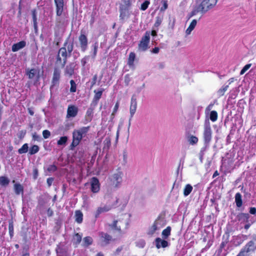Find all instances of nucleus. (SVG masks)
Listing matches in <instances>:
<instances>
[{
    "label": "nucleus",
    "instance_id": "obj_27",
    "mask_svg": "<svg viewBox=\"0 0 256 256\" xmlns=\"http://www.w3.org/2000/svg\"><path fill=\"white\" fill-rule=\"evenodd\" d=\"M197 24V20H193L190 22L189 26L186 30V35H190L192 32L194 30Z\"/></svg>",
    "mask_w": 256,
    "mask_h": 256
},
{
    "label": "nucleus",
    "instance_id": "obj_4",
    "mask_svg": "<svg viewBox=\"0 0 256 256\" xmlns=\"http://www.w3.org/2000/svg\"><path fill=\"white\" fill-rule=\"evenodd\" d=\"M122 172L120 168H118L109 176L110 184L114 188L118 189L120 188L122 184Z\"/></svg>",
    "mask_w": 256,
    "mask_h": 256
},
{
    "label": "nucleus",
    "instance_id": "obj_47",
    "mask_svg": "<svg viewBox=\"0 0 256 256\" xmlns=\"http://www.w3.org/2000/svg\"><path fill=\"white\" fill-rule=\"evenodd\" d=\"M8 230L10 236L11 238H12L14 236V228L12 222H10L8 225Z\"/></svg>",
    "mask_w": 256,
    "mask_h": 256
},
{
    "label": "nucleus",
    "instance_id": "obj_5",
    "mask_svg": "<svg viewBox=\"0 0 256 256\" xmlns=\"http://www.w3.org/2000/svg\"><path fill=\"white\" fill-rule=\"evenodd\" d=\"M218 0H198L201 14H204L216 5Z\"/></svg>",
    "mask_w": 256,
    "mask_h": 256
},
{
    "label": "nucleus",
    "instance_id": "obj_49",
    "mask_svg": "<svg viewBox=\"0 0 256 256\" xmlns=\"http://www.w3.org/2000/svg\"><path fill=\"white\" fill-rule=\"evenodd\" d=\"M57 170V167L54 164L49 165L47 168V170L49 172H54Z\"/></svg>",
    "mask_w": 256,
    "mask_h": 256
},
{
    "label": "nucleus",
    "instance_id": "obj_33",
    "mask_svg": "<svg viewBox=\"0 0 256 256\" xmlns=\"http://www.w3.org/2000/svg\"><path fill=\"white\" fill-rule=\"evenodd\" d=\"M235 202L237 207L240 208L242 206V195L239 192L236 193L235 195Z\"/></svg>",
    "mask_w": 256,
    "mask_h": 256
},
{
    "label": "nucleus",
    "instance_id": "obj_1",
    "mask_svg": "<svg viewBox=\"0 0 256 256\" xmlns=\"http://www.w3.org/2000/svg\"><path fill=\"white\" fill-rule=\"evenodd\" d=\"M72 50L73 44L66 42L64 46L59 50L56 57V64H60L64 67L66 64L67 57L70 56Z\"/></svg>",
    "mask_w": 256,
    "mask_h": 256
},
{
    "label": "nucleus",
    "instance_id": "obj_36",
    "mask_svg": "<svg viewBox=\"0 0 256 256\" xmlns=\"http://www.w3.org/2000/svg\"><path fill=\"white\" fill-rule=\"evenodd\" d=\"M82 236L78 233L74 234L73 238V244L77 246L82 240Z\"/></svg>",
    "mask_w": 256,
    "mask_h": 256
},
{
    "label": "nucleus",
    "instance_id": "obj_50",
    "mask_svg": "<svg viewBox=\"0 0 256 256\" xmlns=\"http://www.w3.org/2000/svg\"><path fill=\"white\" fill-rule=\"evenodd\" d=\"M251 66H252L251 64H246L241 70V71L240 72V75L244 74L250 68Z\"/></svg>",
    "mask_w": 256,
    "mask_h": 256
},
{
    "label": "nucleus",
    "instance_id": "obj_10",
    "mask_svg": "<svg viewBox=\"0 0 256 256\" xmlns=\"http://www.w3.org/2000/svg\"><path fill=\"white\" fill-rule=\"evenodd\" d=\"M256 249V243L254 241L249 242L242 249L240 252H243L244 256H246V253L254 251Z\"/></svg>",
    "mask_w": 256,
    "mask_h": 256
},
{
    "label": "nucleus",
    "instance_id": "obj_14",
    "mask_svg": "<svg viewBox=\"0 0 256 256\" xmlns=\"http://www.w3.org/2000/svg\"><path fill=\"white\" fill-rule=\"evenodd\" d=\"M54 3L56 6V15L60 16L64 10V0H54Z\"/></svg>",
    "mask_w": 256,
    "mask_h": 256
},
{
    "label": "nucleus",
    "instance_id": "obj_51",
    "mask_svg": "<svg viewBox=\"0 0 256 256\" xmlns=\"http://www.w3.org/2000/svg\"><path fill=\"white\" fill-rule=\"evenodd\" d=\"M150 4V2L148 0L144 1L142 4L140 6V9L142 10H145L148 8Z\"/></svg>",
    "mask_w": 256,
    "mask_h": 256
},
{
    "label": "nucleus",
    "instance_id": "obj_63",
    "mask_svg": "<svg viewBox=\"0 0 256 256\" xmlns=\"http://www.w3.org/2000/svg\"><path fill=\"white\" fill-rule=\"evenodd\" d=\"M96 80H97V76L94 75L92 78V86H94L96 84Z\"/></svg>",
    "mask_w": 256,
    "mask_h": 256
},
{
    "label": "nucleus",
    "instance_id": "obj_46",
    "mask_svg": "<svg viewBox=\"0 0 256 256\" xmlns=\"http://www.w3.org/2000/svg\"><path fill=\"white\" fill-rule=\"evenodd\" d=\"M70 91L72 92H76V85L74 80H71L70 81Z\"/></svg>",
    "mask_w": 256,
    "mask_h": 256
},
{
    "label": "nucleus",
    "instance_id": "obj_55",
    "mask_svg": "<svg viewBox=\"0 0 256 256\" xmlns=\"http://www.w3.org/2000/svg\"><path fill=\"white\" fill-rule=\"evenodd\" d=\"M90 58L89 56H85L81 60V63L83 66H84L87 63Z\"/></svg>",
    "mask_w": 256,
    "mask_h": 256
},
{
    "label": "nucleus",
    "instance_id": "obj_43",
    "mask_svg": "<svg viewBox=\"0 0 256 256\" xmlns=\"http://www.w3.org/2000/svg\"><path fill=\"white\" fill-rule=\"evenodd\" d=\"M210 120L214 122L218 119V114L217 112L215 110H212L210 113Z\"/></svg>",
    "mask_w": 256,
    "mask_h": 256
},
{
    "label": "nucleus",
    "instance_id": "obj_6",
    "mask_svg": "<svg viewBox=\"0 0 256 256\" xmlns=\"http://www.w3.org/2000/svg\"><path fill=\"white\" fill-rule=\"evenodd\" d=\"M150 40V32H146L142 37L138 46V50L140 52H144L148 48Z\"/></svg>",
    "mask_w": 256,
    "mask_h": 256
},
{
    "label": "nucleus",
    "instance_id": "obj_19",
    "mask_svg": "<svg viewBox=\"0 0 256 256\" xmlns=\"http://www.w3.org/2000/svg\"><path fill=\"white\" fill-rule=\"evenodd\" d=\"M156 244L158 248H164L168 246V242L164 240H162L160 238H158L156 240Z\"/></svg>",
    "mask_w": 256,
    "mask_h": 256
},
{
    "label": "nucleus",
    "instance_id": "obj_45",
    "mask_svg": "<svg viewBox=\"0 0 256 256\" xmlns=\"http://www.w3.org/2000/svg\"><path fill=\"white\" fill-rule=\"evenodd\" d=\"M160 229L158 227V224L154 223L152 226L150 228L149 230V234H154L156 230H159Z\"/></svg>",
    "mask_w": 256,
    "mask_h": 256
},
{
    "label": "nucleus",
    "instance_id": "obj_13",
    "mask_svg": "<svg viewBox=\"0 0 256 256\" xmlns=\"http://www.w3.org/2000/svg\"><path fill=\"white\" fill-rule=\"evenodd\" d=\"M79 42L80 43L81 50L82 52H85L88 47V38L86 35L81 34L79 37Z\"/></svg>",
    "mask_w": 256,
    "mask_h": 256
},
{
    "label": "nucleus",
    "instance_id": "obj_15",
    "mask_svg": "<svg viewBox=\"0 0 256 256\" xmlns=\"http://www.w3.org/2000/svg\"><path fill=\"white\" fill-rule=\"evenodd\" d=\"M102 92L103 90H100L98 91L94 90V92L95 93V94L92 101V102L91 103L92 106H94V107H96V106L97 105L98 103L99 100L100 98L102 96Z\"/></svg>",
    "mask_w": 256,
    "mask_h": 256
},
{
    "label": "nucleus",
    "instance_id": "obj_61",
    "mask_svg": "<svg viewBox=\"0 0 256 256\" xmlns=\"http://www.w3.org/2000/svg\"><path fill=\"white\" fill-rule=\"evenodd\" d=\"M250 212L252 214H256V208H250Z\"/></svg>",
    "mask_w": 256,
    "mask_h": 256
},
{
    "label": "nucleus",
    "instance_id": "obj_26",
    "mask_svg": "<svg viewBox=\"0 0 256 256\" xmlns=\"http://www.w3.org/2000/svg\"><path fill=\"white\" fill-rule=\"evenodd\" d=\"M14 188L15 194L16 195H20V194H24V187L19 183H16L14 186Z\"/></svg>",
    "mask_w": 256,
    "mask_h": 256
},
{
    "label": "nucleus",
    "instance_id": "obj_56",
    "mask_svg": "<svg viewBox=\"0 0 256 256\" xmlns=\"http://www.w3.org/2000/svg\"><path fill=\"white\" fill-rule=\"evenodd\" d=\"M162 3H163V6H162L161 7L160 10L161 11H164L166 10L167 9L168 6V4L166 0L162 1Z\"/></svg>",
    "mask_w": 256,
    "mask_h": 256
},
{
    "label": "nucleus",
    "instance_id": "obj_41",
    "mask_svg": "<svg viewBox=\"0 0 256 256\" xmlns=\"http://www.w3.org/2000/svg\"><path fill=\"white\" fill-rule=\"evenodd\" d=\"M68 138L66 136H62L60 140L58 141V146L65 145L68 141Z\"/></svg>",
    "mask_w": 256,
    "mask_h": 256
},
{
    "label": "nucleus",
    "instance_id": "obj_35",
    "mask_svg": "<svg viewBox=\"0 0 256 256\" xmlns=\"http://www.w3.org/2000/svg\"><path fill=\"white\" fill-rule=\"evenodd\" d=\"M192 186L190 184H187L184 190V196H188L192 192Z\"/></svg>",
    "mask_w": 256,
    "mask_h": 256
},
{
    "label": "nucleus",
    "instance_id": "obj_37",
    "mask_svg": "<svg viewBox=\"0 0 256 256\" xmlns=\"http://www.w3.org/2000/svg\"><path fill=\"white\" fill-rule=\"evenodd\" d=\"M171 228L168 226L166 229L162 232V238L164 239L167 238L170 234Z\"/></svg>",
    "mask_w": 256,
    "mask_h": 256
},
{
    "label": "nucleus",
    "instance_id": "obj_24",
    "mask_svg": "<svg viewBox=\"0 0 256 256\" xmlns=\"http://www.w3.org/2000/svg\"><path fill=\"white\" fill-rule=\"evenodd\" d=\"M94 108L95 107H94V106H92V104H90V108L88 109L85 116L86 119L88 122H90L92 120Z\"/></svg>",
    "mask_w": 256,
    "mask_h": 256
},
{
    "label": "nucleus",
    "instance_id": "obj_39",
    "mask_svg": "<svg viewBox=\"0 0 256 256\" xmlns=\"http://www.w3.org/2000/svg\"><path fill=\"white\" fill-rule=\"evenodd\" d=\"M228 88V85L224 86L221 88H220L217 92L218 96H222L224 95L225 92L227 90Z\"/></svg>",
    "mask_w": 256,
    "mask_h": 256
},
{
    "label": "nucleus",
    "instance_id": "obj_12",
    "mask_svg": "<svg viewBox=\"0 0 256 256\" xmlns=\"http://www.w3.org/2000/svg\"><path fill=\"white\" fill-rule=\"evenodd\" d=\"M78 112V108L74 105L68 106L67 110L66 118H73L76 116Z\"/></svg>",
    "mask_w": 256,
    "mask_h": 256
},
{
    "label": "nucleus",
    "instance_id": "obj_60",
    "mask_svg": "<svg viewBox=\"0 0 256 256\" xmlns=\"http://www.w3.org/2000/svg\"><path fill=\"white\" fill-rule=\"evenodd\" d=\"M32 138L34 140L38 141L40 139V136H38L36 133H34V134H33Z\"/></svg>",
    "mask_w": 256,
    "mask_h": 256
},
{
    "label": "nucleus",
    "instance_id": "obj_44",
    "mask_svg": "<svg viewBox=\"0 0 256 256\" xmlns=\"http://www.w3.org/2000/svg\"><path fill=\"white\" fill-rule=\"evenodd\" d=\"M198 12L201 13V11L200 10V6L198 4L196 9L194 10L188 14V18H190L196 16Z\"/></svg>",
    "mask_w": 256,
    "mask_h": 256
},
{
    "label": "nucleus",
    "instance_id": "obj_52",
    "mask_svg": "<svg viewBox=\"0 0 256 256\" xmlns=\"http://www.w3.org/2000/svg\"><path fill=\"white\" fill-rule=\"evenodd\" d=\"M42 136L44 138H48L50 136V132L48 130H44L42 132Z\"/></svg>",
    "mask_w": 256,
    "mask_h": 256
},
{
    "label": "nucleus",
    "instance_id": "obj_8",
    "mask_svg": "<svg viewBox=\"0 0 256 256\" xmlns=\"http://www.w3.org/2000/svg\"><path fill=\"white\" fill-rule=\"evenodd\" d=\"M82 138L75 130L72 132V142L70 146V150H74L79 144Z\"/></svg>",
    "mask_w": 256,
    "mask_h": 256
},
{
    "label": "nucleus",
    "instance_id": "obj_3",
    "mask_svg": "<svg viewBox=\"0 0 256 256\" xmlns=\"http://www.w3.org/2000/svg\"><path fill=\"white\" fill-rule=\"evenodd\" d=\"M212 131L211 128L210 122L208 120H206L204 124L202 132V138L204 142V148H202L200 152H201L202 150L204 151L206 148H208L212 139Z\"/></svg>",
    "mask_w": 256,
    "mask_h": 256
},
{
    "label": "nucleus",
    "instance_id": "obj_58",
    "mask_svg": "<svg viewBox=\"0 0 256 256\" xmlns=\"http://www.w3.org/2000/svg\"><path fill=\"white\" fill-rule=\"evenodd\" d=\"M53 180L54 179L52 178H49L47 179L46 182L49 187L51 186Z\"/></svg>",
    "mask_w": 256,
    "mask_h": 256
},
{
    "label": "nucleus",
    "instance_id": "obj_31",
    "mask_svg": "<svg viewBox=\"0 0 256 256\" xmlns=\"http://www.w3.org/2000/svg\"><path fill=\"white\" fill-rule=\"evenodd\" d=\"M136 58V54L134 52H131L129 54V57L128 61V64L130 67H134V61Z\"/></svg>",
    "mask_w": 256,
    "mask_h": 256
},
{
    "label": "nucleus",
    "instance_id": "obj_23",
    "mask_svg": "<svg viewBox=\"0 0 256 256\" xmlns=\"http://www.w3.org/2000/svg\"><path fill=\"white\" fill-rule=\"evenodd\" d=\"M26 46V42L25 41H20L18 43L14 44L12 45V50L14 52H17L20 50L24 48Z\"/></svg>",
    "mask_w": 256,
    "mask_h": 256
},
{
    "label": "nucleus",
    "instance_id": "obj_22",
    "mask_svg": "<svg viewBox=\"0 0 256 256\" xmlns=\"http://www.w3.org/2000/svg\"><path fill=\"white\" fill-rule=\"evenodd\" d=\"M100 237L102 242V246H104L108 244L112 239V237L110 235L102 232L100 233Z\"/></svg>",
    "mask_w": 256,
    "mask_h": 256
},
{
    "label": "nucleus",
    "instance_id": "obj_25",
    "mask_svg": "<svg viewBox=\"0 0 256 256\" xmlns=\"http://www.w3.org/2000/svg\"><path fill=\"white\" fill-rule=\"evenodd\" d=\"M82 138L84 137L90 130V126H83L78 129L74 130Z\"/></svg>",
    "mask_w": 256,
    "mask_h": 256
},
{
    "label": "nucleus",
    "instance_id": "obj_18",
    "mask_svg": "<svg viewBox=\"0 0 256 256\" xmlns=\"http://www.w3.org/2000/svg\"><path fill=\"white\" fill-rule=\"evenodd\" d=\"M74 63H70L67 65L64 70V74L70 76H72L74 73Z\"/></svg>",
    "mask_w": 256,
    "mask_h": 256
},
{
    "label": "nucleus",
    "instance_id": "obj_59",
    "mask_svg": "<svg viewBox=\"0 0 256 256\" xmlns=\"http://www.w3.org/2000/svg\"><path fill=\"white\" fill-rule=\"evenodd\" d=\"M130 82V78L128 75H126L124 77V82L126 85H128Z\"/></svg>",
    "mask_w": 256,
    "mask_h": 256
},
{
    "label": "nucleus",
    "instance_id": "obj_9",
    "mask_svg": "<svg viewBox=\"0 0 256 256\" xmlns=\"http://www.w3.org/2000/svg\"><path fill=\"white\" fill-rule=\"evenodd\" d=\"M90 190L94 193H98L100 190V184L98 180L93 177L90 180Z\"/></svg>",
    "mask_w": 256,
    "mask_h": 256
},
{
    "label": "nucleus",
    "instance_id": "obj_16",
    "mask_svg": "<svg viewBox=\"0 0 256 256\" xmlns=\"http://www.w3.org/2000/svg\"><path fill=\"white\" fill-rule=\"evenodd\" d=\"M128 10L120 8V18L121 20H125L130 18V13Z\"/></svg>",
    "mask_w": 256,
    "mask_h": 256
},
{
    "label": "nucleus",
    "instance_id": "obj_38",
    "mask_svg": "<svg viewBox=\"0 0 256 256\" xmlns=\"http://www.w3.org/2000/svg\"><path fill=\"white\" fill-rule=\"evenodd\" d=\"M92 242V239L90 236H86L83 239L82 245L84 246L91 244Z\"/></svg>",
    "mask_w": 256,
    "mask_h": 256
},
{
    "label": "nucleus",
    "instance_id": "obj_48",
    "mask_svg": "<svg viewBox=\"0 0 256 256\" xmlns=\"http://www.w3.org/2000/svg\"><path fill=\"white\" fill-rule=\"evenodd\" d=\"M104 148H108L110 145V138L106 137L104 141Z\"/></svg>",
    "mask_w": 256,
    "mask_h": 256
},
{
    "label": "nucleus",
    "instance_id": "obj_57",
    "mask_svg": "<svg viewBox=\"0 0 256 256\" xmlns=\"http://www.w3.org/2000/svg\"><path fill=\"white\" fill-rule=\"evenodd\" d=\"M162 220L160 219L156 220L154 223H157L158 224V227L160 230L162 227Z\"/></svg>",
    "mask_w": 256,
    "mask_h": 256
},
{
    "label": "nucleus",
    "instance_id": "obj_29",
    "mask_svg": "<svg viewBox=\"0 0 256 256\" xmlns=\"http://www.w3.org/2000/svg\"><path fill=\"white\" fill-rule=\"evenodd\" d=\"M10 182V180L6 176H0V186L4 187L7 186Z\"/></svg>",
    "mask_w": 256,
    "mask_h": 256
},
{
    "label": "nucleus",
    "instance_id": "obj_7",
    "mask_svg": "<svg viewBox=\"0 0 256 256\" xmlns=\"http://www.w3.org/2000/svg\"><path fill=\"white\" fill-rule=\"evenodd\" d=\"M137 108V101L136 96L133 95L131 98L130 108V118L129 120L128 128L130 126V120L134 114Z\"/></svg>",
    "mask_w": 256,
    "mask_h": 256
},
{
    "label": "nucleus",
    "instance_id": "obj_17",
    "mask_svg": "<svg viewBox=\"0 0 256 256\" xmlns=\"http://www.w3.org/2000/svg\"><path fill=\"white\" fill-rule=\"evenodd\" d=\"M60 77V70L58 68H55L54 72L52 83L53 85L58 84Z\"/></svg>",
    "mask_w": 256,
    "mask_h": 256
},
{
    "label": "nucleus",
    "instance_id": "obj_28",
    "mask_svg": "<svg viewBox=\"0 0 256 256\" xmlns=\"http://www.w3.org/2000/svg\"><path fill=\"white\" fill-rule=\"evenodd\" d=\"M133 1V0H122L120 8L129 9Z\"/></svg>",
    "mask_w": 256,
    "mask_h": 256
},
{
    "label": "nucleus",
    "instance_id": "obj_2",
    "mask_svg": "<svg viewBox=\"0 0 256 256\" xmlns=\"http://www.w3.org/2000/svg\"><path fill=\"white\" fill-rule=\"evenodd\" d=\"M130 214H124L120 216L117 220H114L110 225L112 229L120 232L122 229L128 228L130 222Z\"/></svg>",
    "mask_w": 256,
    "mask_h": 256
},
{
    "label": "nucleus",
    "instance_id": "obj_21",
    "mask_svg": "<svg viewBox=\"0 0 256 256\" xmlns=\"http://www.w3.org/2000/svg\"><path fill=\"white\" fill-rule=\"evenodd\" d=\"M250 217L248 214L240 213L237 216V219L241 223L248 222L250 220Z\"/></svg>",
    "mask_w": 256,
    "mask_h": 256
},
{
    "label": "nucleus",
    "instance_id": "obj_40",
    "mask_svg": "<svg viewBox=\"0 0 256 256\" xmlns=\"http://www.w3.org/2000/svg\"><path fill=\"white\" fill-rule=\"evenodd\" d=\"M28 144H25L18 150V152L20 154H25L28 152Z\"/></svg>",
    "mask_w": 256,
    "mask_h": 256
},
{
    "label": "nucleus",
    "instance_id": "obj_34",
    "mask_svg": "<svg viewBox=\"0 0 256 256\" xmlns=\"http://www.w3.org/2000/svg\"><path fill=\"white\" fill-rule=\"evenodd\" d=\"M187 140L188 143L191 145H195L198 142V138L193 135L188 136L187 137Z\"/></svg>",
    "mask_w": 256,
    "mask_h": 256
},
{
    "label": "nucleus",
    "instance_id": "obj_64",
    "mask_svg": "<svg viewBox=\"0 0 256 256\" xmlns=\"http://www.w3.org/2000/svg\"><path fill=\"white\" fill-rule=\"evenodd\" d=\"M160 48H155L152 50V52L154 54H158L159 52Z\"/></svg>",
    "mask_w": 256,
    "mask_h": 256
},
{
    "label": "nucleus",
    "instance_id": "obj_42",
    "mask_svg": "<svg viewBox=\"0 0 256 256\" xmlns=\"http://www.w3.org/2000/svg\"><path fill=\"white\" fill-rule=\"evenodd\" d=\"M39 147L37 145H34L30 148L29 150V154L31 155H32L37 153Z\"/></svg>",
    "mask_w": 256,
    "mask_h": 256
},
{
    "label": "nucleus",
    "instance_id": "obj_30",
    "mask_svg": "<svg viewBox=\"0 0 256 256\" xmlns=\"http://www.w3.org/2000/svg\"><path fill=\"white\" fill-rule=\"evenodd\" d=\"M98 42H96L92 46V58L94 60L96 56L98 49Z\"/></svg>",
    "mask_w": 256,
    "mask_h": 256
},
{
    "label": "nucleus",
    "instance_id": "obj_20",
    "mask_svg": "<svg viewBox=\"0 0 256 256\" xmlns=\"http://www.w3.org/2000/svg\"><path fill=\"white\" fill-rule=\"evenodd\" d=\"M26 75L30 79H33L35 77L38 78L39 72L35 68L26 70Z\"/></svg>",
    "mask_w": 256,
    "mask_h": 256
},
{
    "label": "nucleus",
    "instance_id": "obj_53",
    "mask_svg": "<svg viewBox=\"0 0 256 256\" xmlns=\"http://www.w3.org/2000/svg\"><path fill=\"white\" fill-rule=\"evenodd\" d=\"M118 107H119V102H117L115 106H114V110H113V112L112 114V116H114V114L116 113L118 109Z\"/></svg>",
    "mask_w": 256,
    "mask_h": 256
},
{
    "label": "nucleus",
    "instance_id": "obj_11",
    "mask_svg": "<svg viewBox=\"0 0 256 256\" xmlns=\"http://www.w3.org/2000/svg\"><path fill=\"white\" fill-rule=\"evenodd\" d=\"M112 207L110 205H103L98 207L94 212V216L96 218L99 217L100 215L104 212H108L112 209Z\"/></svg>",
    "mask_w": 256,
    "mask_h": 256
},
{
    "label": "nucleus",
    "instance_id": "obj_62",
    "mask_svg": "<svg viewBox=\"0 0 256 256\" xmlns=\"http://www.w3.org/2000/svg\"><path fill=\"white\" fill-rule=\"evenodd\" d=\"M246 224L244 226V228L246 230H248L249 228L250 227V226L252 225V222H250L249 220L248 222H246Z\"/></svg>",
    "mask_w": 256,
    "mask_h": 256
},
{
    "label": "nucleus",
    "instance_id": "obj_32",
    "mask_svg": "<svg viewBox=\"0 0 256 256\" xmlns=\"http://www.w3.org/2000/svg\"><path fill=\"white\" fill-rule=\"evenodd\" d=\"M75 220L78 224L82 222L83 220V214L80 210H76L75 212Z\"/></svg>",
    "mask_w": 256,
    "mask_h": 256
},
{
    "label": "nucleus",
    "instance_id": "obj_54",
    "mask_svg": "<svg viewBox=\"0 0 256 256\" xmlns=\"http://www.w3.org/2000/svg\"><path fill=\"white\" fill-rule=\"evenodd\" d=\"M162 20L158 16L156 17V21L154 23V27H156V28H158V27L161 23H162Z\"/></svg>",
    "mask_w": 256,
    "mask_h": 256
}]
</instances>
